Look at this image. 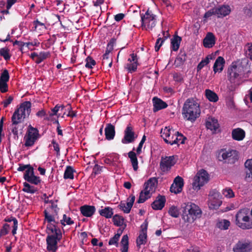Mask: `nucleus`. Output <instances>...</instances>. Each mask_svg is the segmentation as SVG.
Wrapping results in <instances>:
<instances>
[{"mask_svg": "<svg viewBox=\"0 0 252 252\" xmlns=\"http://www.w3.org/2000/svg\"><path fill=\"white\" fill-rule=\"evenodd\" d=\"M251 73L250 65L247 58L237 60L232 63L228 68V79L231 83L238 84L242 78H247Z\"/></svg>", "mask_w": 252, "mask_h": 252, "instance_id": "nucleus-1", "label": "nucleus"}, {"mask_svg": "<svg viewBox=\"0 0 252 252\" xmlns=\"http://www.w3.org/2000/svg\"><path fill=\"white\" fill-rule=\"evenodd\" d=\"M31 106L30 101H25L15 110L11 117V130L13 134L16 135L18 133L16 125L21 123L25 118L29 116L31 112Z\"/></svg>", "mask_w": 252, "mask_h": 252, "instance_id": "nucleus-2", "label": "nucleus"}, {"mask_svg": "<svg viewBox=\"0 0 252 252\" xmlns=\"http://www.w3.org/2000/svg\"><path fill=\"white\" fill-rule=\"evenodd\" d=\"M201 110L200 104L196 98H188L182 108L183 118L187 121L194 122L200 116Z\"/></svg>", "mask_w": 252, "mask_h": 252, "instance_id": "nucleus-3", "label": "nucleus"}, {"mask_svg": "<svg viewBox=\"0 0 252 252\" xmlns=\"http://www.w3.org/2000/svg\"><path fill=\"white\" fill-rule=\"evenodd\" d=\"M47 233L49 235L46 237L47 250L49 252H56L58 250V241L61 240L62 234L60 229L56 225L48 224Z\"/></svg>", "mask_w": 252, "mask_h": 252, "instance_id": "nucleus-4", "label": "nucleus"}, {"mask_svg": "<svg viewBox=\"0 0 252 252\" xmlns=\"http://www.w3.org/2000/svg\"><path fill=\"white\" fill-rule=\"evenodd\" d=\"M182 218L185 221L191 223L201 215L199 207L194 203H184L182 205Z\"/></svg>", "mask_w": 252, "mask_h": 252, "instance_id": "nucleus-5", "label": "nucleus"}, {"mask_svg": "<svg viewBox=\"0 0 252 252\" xmlns=\"http://www.w3.org/2000/svg\"><path fill=\"white\" fill-rule=\"evenodd\" d=\"M250 210L244 208L239 210L235 216V223L243 229L252 228V219L249 216Z\"/></svg>", "mask_w": 252, "mask_h": 252, "instance_id": "nucleus-6", "label": "nucleus"}, {"mask_svg": "<svg viewBox=\"0 0 252 252\" xmlns=\"http://www.w3.org/2000/svg\"><path fill=\"white\" fill-rule=\"evenodd\" d=\"M156 15L148 9L146 13L141 14V27L143 30H152L156 25Z\"/></svg>", "mask_w": 252, "mask_h": 252, "instance_id": "nucleus-7", "label": "nucleus"}, {"mask_svg": "<svg viewBox=\"0 0 252 252\" xmlns=\"http://www.w3.org/2000/svg\"><path fill=\"white\" fill-rule=\"evenodd\" d=\"M209 180V176L208 173L204 170L199 171L193 179L192 187L194 190H198L201 187L208 183Z\"/></svg>", "mask_w": 252, "mask_h": 252, "instance_id": "nucleus-8", "label": "nucleus"}, {"mask_svg": "<svg viewBox=\"0 0 252 252\" xmlns=\"http://www.w3.org/2000/svg\"><path fill=\"white\" fill-rule=\"evenodd\" d=\"M252 242L246 239L239 240L233 246V252H251Z\"/></svg>", "mask_w": 252, "mask_h": 252, "instance_id": "nucleus-9", "label": "nucleus"}, {"mask_svg": "<svg viewBox=\"0 0 252 252\" xmlns=\"http://www.w3.org/2000/svg\"><path fill=\"white\" fill-rule=\"evenodd\" d=\"M222 201L220 200V194L215 190H212L209 193L208 206L210 209L216 210L221 205Z\"/></svg>", "mask_w": 252, "mask_h": 252, "instance_id": "nucleus-10", "label": "nucleus"}, {"mask_svg": "<svg viewBox=\"0 0 252 252\" xmlns=\"http://www.w3.org/2000/svg\"><path fill=\"white\" fill-rule=\"evenodd\" d=\"M160 133L161 137L166 143L171 145L175 144L177 132H175L174 130H171L169 127H165L164 129H161Z\"/></svg>", "mask_w": 252, "mask_h": 252, "instance_id": "nucleus-11", "label": "nucleus"}, {"mask_svg": "<svg viewBox=\"0 0 252 252\" xmlns=\"http://www.w3.org/2000/svg\"><path fill=\"white\" fill-rule=\"evenodd\" d=\"M38 130L31 126H29L28 133L25 136V145L26 147H30L33 145L37 138Z\"/></svg>", "mask_w": 252, "mask_h": 252, "instance_id": "nucleus-12", "label": "nucleus"}, {"mask_svg": "<svg viewBox=\"0 0 252 252\" xmlns=\"http://www.w3.org/2000/svg\"><path fill=\"white\" fill-rule=\"evenodd\" d=\"M175 163L176 160L174 156L162 157L160 162V169L162 172L167 173Z\"/></svg>", "mask_w": 252, "mask_h": 252, "instance_id": "nucleus-13", "label": "nucleus"}, {"mask_svg": "<svg viewBox=\"0 0 252 252\" xmlns=\"http://www.w3.org/2000/svg\"><path fill=\"white\" fill-rule=\"evenodd\" d=\"M24 178L27 182L35 185L41 182L40 177L34 175L33 167H30L26 170Z\"/></svg>", "mask_w": 252, "mask_h": 252, "instance_id": "nucleus-14", "label": "nucleus"}, {"mask_svg": "<svg viewBox=\"0 0 252 252\" xmlns=\"http://www.w3.org/2000/svg\"><path fill=\"white\" fill-rule=\"evenodd\" d=\"M158 184V180L156 178H151L144 184V189L146 195L152 196L155 192Z\"/></svg>", "mask_w": 252, "mask_h": 252, "instance_id": "nucleus-15", "label": "nucleus"}, {"mask_svg": "<svg viewBox=\"0 0 252 252\" xmlns=\"http://www.w3.org/2000/svg\"><path fill=\"white\" fill-rule=\"evenodd\" d=\"M231 11V9L229 5L223 4L219 7L214 8V12L215 15H217L218 18H223L228 15Z\"/></svg>", "mask_w": 252, "mask_h": 252, "instance_id": "nucleus-16", "label": "nucleus"}, {"mask_svg": "<svg viewBox=\"0 0 252 252\" xmlns=\"http://www.w3.org/2000/svg\"><path fill=\"white\" fill-rule=\"evenodd\" d=\"M148 224L144 222L141 226V230L136 240L137 246L140 247V245L145 244L147 242V230Z\"/></svg>", "mask_w": 252, "mask_h": 252, "instance_id": "nucleus-17", "label": "nucleus"}, {"mask_svg": "<svg viewBox=\"0 0 252 252\" xmlns=\"http://www.w3.org/2000/svg\"><path fill=\"white\" fill-rule=\"evenodd\" d=\"M183 186V179L178 176L175 178L174 182L170 187V190L171 192L177 194L182 191Z\"/></svg>", "mask_w": 252, "mask_h": 252, "instance_id": "nucleus-18", "label": "nucleus"}, {"mask_svg": "<svg viewBox=\"0 0 252 252\" xmlns=\"http://www.w3.org/2000/svg\"><path fill=\"white\" fill-rule=\"evenodd\" d=\"M221 158L223 160H227L228 163H234L237 159V151L231 150L223 152Z\"/></svg>", "mask_w": 252, "mask_h": 252, "instance_id": "nucleus-19", "label": "nucleus"}, {"mask_svg": "<svg viewBox=\"0 0 252 252\" xmlns=\"http://www.w3.org/2000/svg\"><path fill=\"white\" fill-rule=\"evenodd\" d=\"M134 132L132 127L128 125L125 130V136L122 139V142L124 144L132 142L134 140Z\"/></svg>", "mask_w": 252, "mask_h": 252, "instance_id": "nucleus-20", "label": "nucleus"}, {"mask_svg": "<svg viewBox=\"0 0 252 252\" xmlns=\"http://www.w3.org/2000/svg\"><path fill=\"white\" fill-rule=\"evenodd\" d=\"M130 58L128 59L129 63L126 65V68L129 72H132L135 71L137 69L138 59L137 56L134 53L130 54Z\"/></svg>", "mask_w": 252, "mask_h": 252, "instance_id": "nucleus-21", "label": "nucleus"}, {"mask_svg": "<svg viewBox=\"0 0 252 252\" xmlns=\"http://www.w3.org/2000/svg\"><path fill=\"white\" fill-rule=\"evenodd\" d=\"M165 201L166 199L164 196L158 195L152 203L151 206L154 210H160L164 207Z\"/></svg>", "mask_w": 252, "mask_h": 252, "instance_id": "nucleus-22", "label": "nucleus"}, {"mask_svg": "<svg viewBox=\"0 0 252 252\" xmlns=\"http://www.w3.org/2000/svg\"><path fill=\"white\" fill-rule=\"evenodd\" d=\"M135 196L131 195L130 198H128V202L126 203L121 202L118 207L125 213H128L130 212L131 207L135 201Z\"/></svg>", "mask_w": 252, "mask_h": 252, "instance_id": "nucleus-23", "label": "nucleus"}, {"mask_svg": "<svg viewBox=\"0 0 252 252\" xmlns=\"http://www.w3.org/2000/svg\"><path fill=\"white\" fill-rule=\"evenodd\" d=\"M216 43V37L212 32H208L203 41V46L205 48H212Z\"/></svg>", "mask_w": 252, "mask_h": 252, "instance_id": "nucleus-24", "label": "nucleus"}, {"mask_svg": "<svg viewBox=\"0 0 252 252\" xmlns=\"http://www.w3.org/2000/svg\"><path fill=\"white\" fill-rule=\"evenodd\" d=\"M153 102L154 105L153 111L155 112L162 109L165 108L168 106L165 102L157 97H154L153 98Z\"/></svg>", "mask_w": 252, "mask_h": 252, "instance_id": "nucleus-25", "label": "nucleus"}, {"mask_svg": "<svg viewBox=\"0 0 252 252\" xmlns=\"http://www.w3.org/2000/svg\"><path fill=\"white\" fill-rule=\"evenodd\" d=\"M206 127L213 132L216 131L219 127L218 120L214 118L209 117L206 122Z\"/></svg>", "mask_w": 252, "mask_h": 252, "instance_id": "nucleus-26", "label": "nucleus"}, {"mask_svg": "<svg viewBox=\"0 0 252 252\" xmlns=\"http://www.w3.org/2000/svg\"><path fill=\"white\" fill-rule=\"evenodd\" d=\"M82 214L86 217H92L95 211V208L93 206L84 205L80 207Z\"/></svg>", "mask_w": 252, "mask_h": 252, "instance_id": "nucleus-27", "label": "nucleus"}, {"mask_svg": "<svg viewBox=\"0 0 252 252\" xmlns=\"http://www.w3.org/2000/svg\"><path fill=\"white\" fill-rule=\"evenodd\" d=\"M106 139L110 140L114 138L115 135V127L111 124H108L105 128Z\"/></svg>", "mask_w": 252, "mask_h": 252, "instance_id": "nucleus-28", "label": "nucleus"}, {"mask_svg": "<svg viewBox=\"0 0 252 252\" xmlns=\"http://www.w3.org/2000/svg\"><path fill=\"white\" fill-rule=\"evenodd\" d=\"M224 63V59L221 57H219L216 60L213 66V69L215 73L222 71Z\"/></svg>", "mask_w": 252, "mask_h": 252, "instance_id": "nucleus-29", "label": "nucleus"}, {"mask_svg": "<svg viewBox=\"0 0 252 252\" xmlns=\"http://www.w3.org/2000/svg\"><path fill=\"white\" fill-rule=\"evenodd\" d=\"M245 136V131L240 128L234 129L232 131V138L235 140H242L244 138Z\"/></svg>", "mask_w": 252, "mask_h": 252, "instance_id": "nucleus-30", "label": "nucleus"}, {"mask_svg": "<svg viewBox=\"0 0 252 252\" xmlns=\"http://www.w3.org/2000/svg\"><path fill=\"white\" fill-rule=\"evenodd\" d=\"M128 156L130 159L133 170L135 171H137L138 168V166L136 154L133 151H130L128 153Z\"/></svg>", "mask_w": 252, "mask_h": 252, "instance_id": "nucleus-31", "label": "nucleus"}, {"mask_svg": "<svg viewBox=\"0 0 252 252\" xmlns=\"http://www.w3.org/2000/svg\"><path fill=\"white\" fill-rule=\"evenodd\" d=\"M181 40V37L178 35L174 36L171 39V48L173 50L176 51L179 49Z\"/></svg>", "mask_w": 252, "mask_h": 252, "instance_id": "nucleus-32", "label": "nucleus"}, {"mask_svg": "<svg viewBox=\"0 0 252 252\" xmlns=\"http://www.w3.org/2000/svg\"><path fill=\"white\" fill-rule=\"evenodd\" d=\"M120 244L121 246V252H128V237L127 235H125L123 236Z\"/></svg>", "mask_w": 252, "mask_h": 252, "instance_id": "nucleus-33", "label": "nucleus"}, {"mask_svg": "<svg viewBox=\"0 0 252 252\" xmlns=\"http://www.w3.org/2000/svg\"><path fill=\"white\" fill-rule=\"evenodd\" d=\"M205 95L207 98L212 102H217L219 99L217 94L210 90H206Z\"/></svg>", "mask_w": 252, "mask_h": 252, "instance_id": "nucleus-34", "label": "nucleus"}, {"mask_svg": "<svg viewBox=\"0 0 252 252\" xmlns=\"http://www.w3.org/2000/svg\"><path fill=\"white\" fill-rule=\"evenodd\" d=\"M99 213L101 216L106 218H111L113 215V209L109 207H105L104 209L99 210Z\"/></svg>", "mask_w": 252, "mask_h": 252, "instance_id": "nucleus-35", "label": "nucleus"}, {"mask_svg": "<svg viewBox=\"0 0 252 252\" xmlns=\"http://www.w3.org/2000/svg\"><path fill=\"white\" fill-rule=\"evenodd\" d=\"M23 185L24 188L22 189V190L25 192L33 194L37 191V189L35 187L30 185L27 182L24 183Z\"/></svg>", "mask_w": 252, "mask_h": 252, "instance_id": "nucleus-36", "label": "nucleus"}, {"mask_svg": "<svg viewBox=\"0 0 252 252\" xmlns=\"http://www.w3.org/2000/svg\"><path fill=\"white\" fill-rule=\"evenodd\" d=\"M247 175L252 178V159H248L245 163Z\"/></svg>", "mask_w": 252, "mask_h": 252, "instance_id": "nucleus-37", "label": "nucleus"}, {"mask_svg": "<svg viewBox=\"0 0 252 252\" xmlns=\"http://www.w3.org/2000/svg\"><path fill=\"white\" fill-rule=\"evenodd\" d=\"M74 171L71 166H67L64 173V178L73 179L74 178L73 173Z\"/></svg>", "mask_w": 252, "mask_h": 252, "instance_id": "nucleus-38", "label": "nucleus"}, {"mask_svg": "<svg viewBox=\"0 0 252 252\" xmlns=\"http://www.w3.org/2000/svg\"><path fill=\"white\" fill-rule=\"evenodd\" d=\"M0 55L6 61L9 60L11 57L9 54V49L7 47H4L0 49Z\"/></svg>", "mask_w": 252, "mask_h": 252, "instance_id": "nucleus-39", "label": "nucleus"}, {"mask_svg": "<svg viewBox=\"0 0 252 252\" xmlns=\"http://www.w3.org/2000/svg\"><path fill=\"white\" fill-rule=\"evenodd\" d=\"M230 222L226 220H223L217 223V226L221 229L226 230L230 225Z\"/></svg>", "mask_w": 252, "mask_h": 252, "instance_id": "nucleus-40", "label": "nucleus"}, {"mask_svg": "<svg viewBox=\"0 0 252 252\" xmlns=\"http://www.w3.org/2000/svg\"><path fill=\"white\" fill-rule=\"evenodd\" d=\"M211 59V56L209 55L205 59L202 60L197 65V71H199L204 66L206 65L209 63V60Z\"/></svg>", "mask_w": 252, "mask_h": 252, "instance_id": "nucleus-41", "label": "nucleus"}, {"mask_svg": "<svg viewBox=\"0 0 252 252\" xmlns=\"http://www.w3.org/2000/svg\"><path fill=\"white\" fill-rule=\"evenodd\" d=\"M113 220L115 225L120 226L123 225L124 220L121 216L115 215L113 218Z\"/></svg>", "mask_w": 252, "mask_h": 252, "instance_id": "nucleus-42", "label": "nucleus"}, {"mask_svg": "<svg viewBox=\"0 0 252 252\" xmlns=\"http://www.w3.org/2000/svg\"><path fill=\"white\" fill-rule=\"evenodd\" d=\"M164 33H165V32H163V35L164 36V39H162L161 37H158V39L157 40L155 47V51L156 52H158L159 50L160 47L162 45V43L164 41L165 39H166L167 38V36H168V33H167V36H165Z\"/></svg>", "mask_w": 252, "mask_h": 252, "instance_id": "nucleus-43", "label": "nucleus"}, {"mask_svg": "<svg viewBox=\"0 0 252 252\" xmlns=\"http://www.w3.org/2000/svg\"><path fill=\"white\" fill-rule=\"evenodd\" d=\"M151 196L149 194L146 195L145 191L144 190H142L139 195V198L137 201L138 203H142L144 202L147 199L150 198Z\"/></svg>", "mask_w": 252, "mask_h": 252, "instance_id": "nucleus-44", "label": "nucleus"}, {"mask_svg": "<svg viewBox=\"0 0 252 252\" xmlns=\"http://www.w3.org/2000/svg\"><path fill=\"white\" fill-rule=\"evenodd\" d=\"M222 194L223 195L228 198H231L234 197V193L231 189L229 188H226L223 189L222 190Z\"/></svg>", "mask_w": 252, "mask_h": 252, "instance_id": "nucleus-45", "label": "nucleus"}, {"mask_svg": "<svg viewBox=\"0 0 252 252\" xmlns=\"http://www.w3.org/2000/svg\"><path fill=\"white\" fill-rule=\"evenodd\" d=\"M102 64L108 65L109 67H111L112 65V60L110 58L109 56L107 55V54H104L103 56Z\"/></svg>", "mask_w": 252, "mask_h": 252, "instance_id": "nucleus-46", "label": "nucleus"}, {"mask_svg": "<svg viewBox=\"0 0 252 252\" xmlns=\"http://www.w3.org/2000/svg\"><path fill=\"white\" fill-rule=\"evenodd\" d=\"M122 233V231H120V233H117L112 238H111L109 241V245H116V246H117L118 245V241Z\"/></svg>", "mask_w": 252, "mask_h": 252, "instance_id": "nucleus-47", "label": "nucleus"}, {"mask_svg": "<svg viewBox=\"0 0 252 252\" xmlns=\"http://www.w3.org/2000/svg\"><path fill=\"white\" fill-rule=\"evenodd\" d=\"M49 56L48 52H40L38 56V59H36L35 61L37 63H39L42 62L44 60L46 59Z\"/></svg>", "mask_w": 252, "mask_h": 252, "instance_id": "nucleus-48", "label": "nucleus"}, {"mask_svg": "<svg viewBox=\"0 0 252 252\" xmlns=\"http://www.w3.org/2000/svg\"><path fill=\"white\" fill-rule=\"evenodd\" d=\"M186 139L182 134L177 132V136L175 137V144L179 145L180 144H184Z\"/></svg>", "mask_w": 252, "mask_h": 252, "instance_id": "nucleus-49", "label": "nucleus"}, {"mask_svg": "<svg viewBox=\"0 0 252 252\" xmlns=\"http://www.w3.org/2000/svg\"><path fill=\"white\" fill-rule=\"evenodd\" d=\"M44 213L45 219L49 223H50L49 224H52V223H51L52 222H55V221L54 220V216L55 215L54 213L53 215H51L48 212L47 210H44ZM52 224H53V223H52ZM53 225H54V224H53Z\"/></svg>", "mask_w": 252, "mask_h": 252, "instance_id": "nucleus-50", "label": "nucleus"}, {"mask_svg": "<svg viewBox=\"0 0 252 252\" xmlns=\"http://www.w3.org/2000/svg\"><path fill=\"white\" fill-rule=\"evenodd\" d=\"M57 200H53V201H50V205L49 206V208H47V209H52L53 211V213H54L55 215H57L58 210H59L57 204Z\"/></svg>", "mask_w": 252, "mask_h": 252, "instance_id": "nucleus-51", "label": "nucleus"}, {"mask_svg": "<svg viewBox=\"0 0 252 252\" xmlns=\"http://www.w3.org/2000/svg\"><path fill=\"white\" fill-rule=\"evenodd\" d=\"M169 214L174 218H177L179 215L178 209L175 206H172L168 211Z\"/></svg>", "mask_w": 252, "mask_h": 252, "instance_id": "nucleus-52", "label": "nucleus"}, {"mask_svg": "<svg viewBox=\"0 0 252 252\" xmlns=\"http://www.w3.org/2000/svg\"><path fill=\"white\" fill-rule=\"evenodd\" d=\"M86 62L85 66L88 68H92L95 64V61L89 56L86 59Z\"/></svg>", "mask_w": 252, "mask_h": 252, "instance_id": "nucleus-53", "label": "nucleus"}, {"mask_svg": "<svg viewBox=\"0 0 252 252\" xmlns=\"http://www.w3.org/2000/svg\"><path fill=\"white\" fill-rule=\"evenodd\" d=\"M61 224L65 225V223L68 225H71L74 223V221L71 220L70 217H68L66 215H63V220H61Z\"/></svg>", "mask_w": 252, "mask_h": 252, "instance_id": "nucleus-54", "label": "nucleus"}, {"mask_svg": "<svg viewBox=\"0 0 252 252\" xmlns=\"http://www.w3.org/2000/svg\"><path fill=\"white\" fill-rule=\"evenodd\" d=\"M9 79L8 71L7 69H4L1 73L0 81L7 82Z\"/></svg>", "mask_w": 252, "mask_h": 252, "instance_id": "nucleus-55", "label": "nucleus"}, {"mask_svg": "<svg viewBox=\"0 0 252 252\" xmlns=\"http://www.w3.org/2000/svg\"><path fill=\"white\" fill-rule=\"evenodd\" d=\"M186 61V55L185 54L179 55L176 59L175 63L177 65L183 64Z\"/></svg>", "mask_w": 252, "mask_h": 252, "instance_id": "nucleus-56", "label": "nucleus"}, {"mask_svg": "<svg viewBox=\"0 0 252 252\" xmlns=\"http://www.w3.org/2000/svg\"><path fill=\"white\" fill-rule=\"evenodd\" d=\"M246 47L247 50L246 54H247L248 57L252 60V44L250 43H247Z\"/></svg>", "mask_w": 252, "mask_h": 252, "instance_id": "nucleus-57", "label": "nucleus"}, {"mask_svg": "<svg viewBox=\"0 0 252 252\" xmlns=\"http://www.w3.org/2000/svg\"><path fill=\"white\" fill-rule=\"evenodd\" d=\"M0 90L2 93L8 91V85L6 82L0 81Z\"/></svg>", "mask_w": 252, "mask_h": 252, "instance_id": "nucleus-58", "label": "nucleus"}, {"mask_svg": "<svg viewBox=\"0 0 252 252\" xmlns=\"http://www.w3.org/2000/svg\"><path fill=\"white\" fill-rule=\"evenodd\" d=\"M9 228V225L7 224V223H5L4 224V225L3 226V227L2 229H1V230H0V236H2V235H5L6 234H7L8 233V229Z\"/></svg>", "mask_w": 252, "mask_h": 252, "instance_id": "nucleus-59", "label": "nucleus"}, {"mask_svg": "<svg viewBox=\"0 0 252 252\" xmlns=\"http://www.w3.org/2000/svg\"><path fill=\"white\" fill-rule=\"evenodd\" d=\"M59 111V105H56L53 108L51 109V112H49V116L52 117L54 115H57V113Z\"/></svg>", "mask_w": 252, "mask_h": 252, "instance_id": "nucleus-60", "label": "nucleus"}, {"mask_svg": "<svg viewBox=\"0 0 252 252\" xmlns=\"http://www.w3.org/2000/svg\"><path fill=\"white\" fill-rule=\"evenodd\" d=\"M13 100V97L12 96H9L7 99L3 100L1 103L3 104V107L6 108L8 106L9 104H10L12 100Z\"/></svg>", "mask_w": 252, "mask_h": 252, "instance_id": "nucleus-61", "label": "nucleus"}, {"mask_svg": "<svg viewBox=\"0 0 252 252\" xmlns=\"http://www.w3.org/2000/svg\"><path fill=\"white\" fill-rule=\"evenodd\" d=\"M32 167L30 164L29 165H24L22 164H19V166L17 169L18 171H23L24 170H26L27 169H29V168Z\"/></svg>", "mask_w": 252, "mask_h": 252, "instance_id": "nucleus-62", "label": "nucleus"}, {"mask_svg": "<svg viewBox=\"0 0 252 252\" xmlns=\"http://www.w3.org/2000/svg\"><path fill=\"white\" fill-rule=\"evenodd\" d=\"M174 80L176 82H182L183 80L182 76L178 73H175L173 75Z\"/></svg>", "mask_w": 252, "mask_h": 252, "instance_id": "nucleus-63", "label": "nucleus"}, {"mask_svg": "<svg viewBox=\"0 0 252 252\" xmlns=\"http://www.w3.org/2000/svg\"><path fill=\"white\" fill-rule=\"evenodd\" d=\"M245 14L249 17L252 18V7L246 8L244 9Z\"/></svg>", "mask_w": 252, "mask_h": 252, "instance_id": "nucleus-64", "label": "nucleus"}]
</instances>
